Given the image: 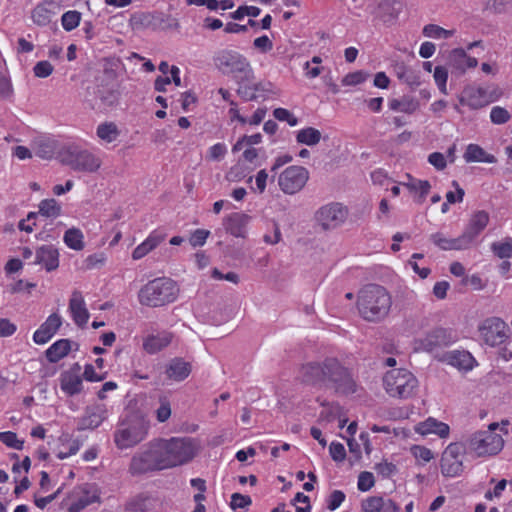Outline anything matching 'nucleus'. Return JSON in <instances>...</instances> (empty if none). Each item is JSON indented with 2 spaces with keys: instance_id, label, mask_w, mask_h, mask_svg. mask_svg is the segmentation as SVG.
<instances>
[{
  "instance_id": "a878e982",
  "label": "nucleus",
  "mask_w": 512,
  "mask_h": 512,
  "mask_svg": "<svg viewBox=\"0 0 512 512\" xmlns=\"http://www.w3.org/2000/svg\"><path fill=\"white\" fill-rule=\"evenodd\" d=\"M166 238V235L158 231H153L149 236L139 244L132 252L133 260H140L148 253L158 247Z\"/></svg>"
},
{
  "instance_id": "de8ad7c7",
  "label": "nucleus",
  "mask_w": 512,
  "mask_h": 512,
  "mask_svg": "<svg viewBox=\"0 0 512 512\" xmlns=\"http://www.w3.org/2000/svg\"><path fill=\"white\" fill-rule=\"evenodd\" d=\"M384 498L380 496L368 497L361 503L362 511L364 512H381L383 508Z\"/></svg>"
},
{
  "instance_id": "338daca9",
  "label": "nucleus",
  "mask_w": 512,
  "mask_h": 512,
  "mask_svg": "<svg viewBox=\"0 0 512 512\" xmlns=\"http://www.w3.org/2000/svg\"><path fill=\"white\" fill-rule=\"evenodd\" d=\"M330 455L334 461L341 462L346 457V452L343 444L332 442L329 447Z\"/></svg>"
},
{
  "instance_id": "bf43d9fd",
  "label": "nucleus",
  "mask_w": 512,
  "mask_h": 512,
  "mask_svg": "<svg viewBox=\"0 0 512 512\" xmlns=\"http://www.w3.org/2000/svg\"><path fill=\"white\" fill-rule=\"evenodd\" d=\"M252 503L250 496L240 493H234L231 496L230 506L233 510L238 508H247Z\"/></svg>"
},
{
  "instance_id": "f3484780",
  "label": "nucleus",
  "mask_w": 512,
  "mask_h": 512,
  "mask_svg": "<svg viewBox=\"0 0 512 512\" xmlns=\"http://www.w3.org/2000/svg\"><path fill=\"white\" fill-rule=\"evenodd\" d=\"M59 382L61 390L67 396L80 394L83 390V379L80 365L74 364L70 369L62 372Z\"/></svg>"
},
{
  "instance_id": "774afa93",
  "label": "nucleus",
  "mask_w": 512,
  "mask_h": 512,
  "mask_svg": "<svg viewBox=\"0 0 512 512\" xmlns=\"http://www.w3.org/2000/svg\"><path fill=\"white\" fill-rule=\"evenodd\" d=\"M17 330V327L7 318L0 319V337H9L13 335Z\"/></svg>"
},
{
  "instance_id": "69168bd1",
  "label": "nucleus",
  "mask_w": 512,
  "mask_h": 512,
  "mask_svg": "<svg viewBox=\"0 0 512 512\" xmlns=\"http://www.w3.org/2000/svg\"><path fill=\"white\" fill-rule=\"evenodd\" d=\"M282 234L279 225L274 222L272 224V233H266L263 236V241L268 245H275L281 241Z\"/></svg>"
},
{
  "instance_id": "8fccbe9b",
  "label": "nucleus",
  "mask_w": 512,
  "mask_h": 512,
  "mask_svg": "<svg viewBox=\"0 0 512 512\" xmlns=\"http://www.w3.org/2000/svg\"><path fill=\"white\" fill-rule=\"evenodd\" d=\"M13 95L14 89L10 77L0 74V99L9 101Z\"/></svg>"
},
{
  "instance_id": "e2e57ef3",
  "label": "nucleus",
  "mask_w": 512,
  "mask_h": 512,
  "mask_svg": "<svg viewBox=\"0 0 512 512\" xmlns=\"http://www.w3.org/2000/svg\"><path fill=\"white\" fill-rule=\"evenodd\" d=\"M210 235L208 230L197 229L191 235L189 242L193 247L203 246Z\"/></svg>"
},
{
  "instance_id": "0eeeda50",
  "label": "nucleus",
  "mask_w": 512,
  "mask_h": 512,
  "mask_svg": "<svg viewBox=\"0 0 512 512\" xmlns=\"http://www.w3.org/2000/svg\"><path fill=\"white\" fill-rule=\"evenodd\" d=\"M383 386L389 396L408 399L416 395L419 382L412 372L399 368L386 372Z\"/></svg>"
},
{
  "instance_id": "a18cd8bd",
  "label": "nucleus",
  "mask_w": 512,
  "mask_h": 512,
  "mask_svg": "<svg viewBox=\"0 0 512 512\" xmlns=\"http://www.w3.org/2000/svg\"><path fill=\"white\" fill-rule=\"evenodd\" d=\"M81 20V13L76 10L67 11L62 15L61 23L66 31L75 29Z\"/></svg>"
},
{
  "instance_id": "423d86ee",
  "label": "nucleus",
  "mask_w": 512,
  "mask_h": 512,
  "mask_svg": "<svg viewBox=\"0 0 512 512\" xmlns=\"http://www.w3.org/2000/svg\"><path fill=\"white\" fill-rule=\"evenodd\" d=\"M169 469L191 462L200 452V441L192 437L163 438Z\"/></svg>"
},
{
  "instance_id": "a19ab883",
  "label": "nucleus",
  "mask_w": 512,
  "mask_h": 512,
  "mask_svg": "<svg viewBox=\"0 0 512 512\" xmlns=\"http://www.w3.org/2000/svg\"><path fill=\"white\" fill-rule=\"evenodd\" d=\"M323 409L319 414V423H328L342 416V407L337 403L322 404Z\"/></svg>"
},
{
  "instance_id": "58836bf2",
  "label": "nucleus",
  "mask_w": 512,
  "mask_h": 512,
  "mask_svg": "<svg viewBox=\"0 0 512 512\" xmlns=\"http://www.w3.org/2000/svg\"><path fill=\"white\" fill-rule=\"evenodd\" d=\"M409 181L403 182L404 185L410 192L419 193V202H423L428 195L431 185L427 180H417L407 175Z\"/></svg>"
},
{
  "instance_id": "7c9ffc66",
  "label": "nucleus",
  "mask_w": 512,
  "mask_h": 512,
  "mask_svg": "<svg viewBox=\"0 0 512 512\" xmlns=\"http://www.w3.org/2000/svg\"><path fill=\"white\" fill-rule=\"evenodd\" d=\"M121 134L117 124L112 121L100 123L96 128V136L103 144H111L118 140Z\"/></svg>"
},
{
  "instance_id": "6ab92c4d",
  "label": "nucleus",
  "mask_w": 512,
  "mask_h": 512,
  "mask_svg": "<svg viewBox=\"0 0 512 512\" xmlns=\"http://www.w3.org/2000/svg\"><path fill=\"white\" fill-rule=\"evenodd\" d=\"M108 410L104 404H95L85 409L78 424L79 430L95 429L107 418Z\"/></svg>"
},
{
  "instance_id": "37998d69",
  "label": "nucleus",
  "mask_w": 512,
  "mask_h": 512,
  "mask_svg": "<svg viewBox=\"0 0 512 512\" xmlns=\"http://www.w3.org/2000/svg\"><path fill=\"white\" fill-rule=\"evenodd\" d=\"M172 414L171 403L166 396H160L158 399V407L155 410V416L158 422H166Z\"/></svg>"
},
{
  "instance_id": "c756f323",
  "label": "nucleus",
  "mask_w": 512,
  "mask_h": 512,
  "mask_svg": "<svg viewBox=\"0 0 512 512\" xmlns=\"http://www.w3.org/2000/svg\"><path fill=\"white\" fill-rule=\"evenodd\" d=\"M449 62L457 70L464 72L467 68H474L478 65V61L474 57L466 54L464 49L457 48L450 52Z\"/></svg>"
},
{
  "instance_id": "4d7b16f0",
  "label": "nucleus",
  "mask_w": 512,
  "mask_h": 512,
  "mask_svg": "<svg viewBox=\"0 0 512 512\" xmlns=\"http://www.w3.org/2000/svg\"><path fill=\"white\" fill-rule=\"evenodd\" d=\"M106 262V256L104 253H94L89 255L84 261V267L86 269H95L102 267Z\"/></svg>"
},
{
  "instance_id": "13d9d810",
  "label": "nucleus",
  "mask_w": 512,
  "mask_h": 512,
  "mask_svg": "<svg viewBox=\"0 0 512 512\" xmlns=\"http://www.w3.org/2000/svg\"><path fill=\"white\" fill-rule=\"evenodd\" d=\"M368 77V74L362 71H355L348 73L343 79L342 84L345 86H354L364 82Z\"/></svg>"
},
{
  "instance_id": "b1692460",
  "label": "nucleus",
  "mask_w": 512,
  "mask_h": 512,
  "mask_svg": "<svg viewBox=\"0 0 512 512\" xmlns=\"http://www.w3.org/2000/svg\"><path fill=\"white\" fill-rule=\"evenodd\" d=\"M443 360L449 365L464 371H470L476 365L472 354L465 350H453L444 354Z\"/></svg>"
},
{
  "instance_id": "680f3d73",
  "label": "nucleus",
  "mask_w": 512,
  "mask_h": 512,
  "mask_svg": "<svg viewBox=\"0 0 512 512\" xmlns=\"http://www.w3.org/2000/svg\"><path fill=\"white\" fill-rule=\"evenodd\" d=\"M435 423H436V419L429 417L425 421L418 423L414 429L418 434H420L422 436L432 434V433L434 434Z\"/></svg>"
},
{
  "instance_id": "49530a36",
  "label": "nucleus",
  "mask_w": 512,
  "mask_h": 512,
  "mask_svg": "<svg viewBox=\"0 0 512 512\" xmlns=\"http://www.w3.org/2000/svg\"><path fill=\"white\" fill-rule=\"evenodd\" d=\"M434 81L440 90V92L444 95L448 94L447 90V79H448V71L443 66H436L433 72Z\"/></svg>"
},
{
  "instance_id": "0e129e2a",
  "label": "nucleus",
  "mask_w": 512,
  "mask_h": 512,
  "mask_svg": "<svg viewBox=\"0 0 512 512\" xmlns=\"http://www.w3.org/2000/svg\"><path fill=\"white\" fill-rule=\"evenodd\" d=\"M227 148L223 143H217L209 148L207 157L212 161H219L224 158Z\"/></svg>"
},
{
  "instance_id": "bb28decb",
  "label": "nucleus",
  "mask_w": 512,
  "mask_h": 512,
  "mask_svg": "<svg viewBox=\"0 0 512 512\" xmlns=\"http://www.w3.org/2000/svg\"><path fill=\"white\" fill-rule=\"evenodd\" d=\"M430 240L442 250H464L468 249L465 236L448 238L443 233L437 232L430 236Z\"/></svg>"
},
{
  "instance_id": "f8f14e48",
  "label": "nucleus",
  "mask_w": 512,
  "mask_h": 512,
  "mask_svg": "<svg viewBox=\"0 0 512 512\" xmlns=\"http://www.w3.org/2000/svg\"><path fill=\"white\" fill-rule=\"evenodd\" d=\"M349 214L348 208L339 202H331L320 207L315 219L323 230H332L345 223Z\"/></svg>"
},
{
  "instance_id": "412c9836",
  "label": "nucleus",
  "mask_w": 512,
  "mask_h": 512,
  "mask_svg": "<svg viewBox=\"0 0 512 512\" xmlns=\"http://www.w3.org/2000/svg\"><path fill=\"white\" fill-rule=\"evenodd\" d=\"M62 325V318L57 313L51 314L44 323L34 332L33 340L36 344L47 343Z\"/></svg>"
},
{
  "instance_id": "f03ea898",
  "label": "nucleus",
  "mask_w": 512,
  "mask_h": 512,
  "mask_svg": "<svg viewBox=\"0 0 512 512\" xmlns=\"http://www.w3.org/2000/svg\"><path fill=\"white\" fill-rule=\"evenodd\" d=\"M392 305L388 291L376 284L362 288L358 293L357 309L360 316L369 322H379L387 317Z\"/></svg>"
},
{
  "instance_id": "6e6d98bb",
  "label": "nucleus",
  "mask_w": 512,
  "mask_h": 512,
  "mask_svg": "<svg viewBox=\"0 0 512 512\" xmlns=\"http://www.w3.org/2000/svg\"><path fill=\"white\" fill-rule=\"evenodd\" d=\"M375 480L371 472H361L358 476V489L362 492L370 490L374 486Z\"/></svg>"
},
{
  "instance_id": "72a5a7b5",
  "label": "nucleus",
  "mask_w": 512,
  "mask_h": 512,
  "mask_svg": "<svg viewBox=\"0 0 512 512\" xmlns=\"http://www.w3.org/2000/svg\"><path fill=\"white\" fill-rule=\"evenodd\" d=\"M71 350V341L69 339H60L53 343L47 350H46V358L51 363H56L65 356L68 355V353Z\"/></svg>"
},
{
  "instance_id": "4c0bfd02",
  "label": "nucleus",
  "mask_w": 512,
  "mask_h": 512,
  "mask_svg": "<svg viewBox=\"0 0 512 512\" xmlns=\"http://www.w3.org/2000/svg\"><path fill=\"white\" fill-rule=\"evenodd\" d=\"M63 240L73 250L80 251L84 248V235L78 228L68 229L64 234Z\"/></svg>"
},
{
  "instance_id": "e433bc0d",
  "label": "nucleus",
  "mask_w": 512,
  "mask_h": 512,
  "mask_svg": "<svg viewBox=\"0 0 512 512\" xmlns=\"http://www.w3.org/2000/svg\"><path fill=\"white\" fill-rule=\"evenodd\" d=\"M321 140V132L314 127H307L297 132L296 141L299 144L315 146Z\"/></svg>"
},
{
  "instance_id": "aec40b11",
  "label": "nucleus",
  "mask_w": 512,
  "mask_h": 512,
  "mask_svg": "<svg viewBox=\"0 0 512 512\" xmlns=\"http://www.w3.org/2000/svg\"><path fill=\"white\" fill-rule=\"evenodd\" d=\"M68 309L77 326L84 327L87 324L90 314L80 291L74 290L72 292Z\"/></svg>"
},
{
  "instance_id": "79ce46f5",
  "label": "nucleus",
  "mask_w": 512,
  "mask_h": 512,
  "mask_svg": "<svg viewBox=\"0 0 512 512\" xmlns=\"http://www.w3.org/2000/svg\"><path fill=\"white\" fill-rule=\"evenodd\" d=\"M38 213L46 218H56L61 213V206L55 199H45L39 203Z\"/></svg>"
},
{
  "instance_id": "9d476101",
  "label": "nucleus",
  "mask_w": 512,
  "mask_h": 512,
  "mask_svg": "<svg viewBox=\"0 0 512 512\" xmlns=\"http://www.w3.org/2000/svg\"><path fill=\"white\" fill-rule=\"evenodd\" d=\"M480 338L485 344L495 347L503 344L509 338V327L499 317H488L478 325Z\"/></svg>"
},
{
  "instance_id": "2eb2a0df",
  "label": "nucleus",
  "mask_w": 512,
  "mask_h": 512,
  "mask_svg": "<svg viewBox=\"0 0 512 512\" xmlns=\"http://www.w3.org/2000/svg\"><path fill=\"white\" fill-rule=\"evenodd\" d=\"M253 70L251 74L241 76L237 81V94L245 101H254L258 99H266L272 92V84L269 82H254Z\"/></svg>"
},
{
  "instance_id": "1a4fd4ad",
  "label": "nucleus",
  "mask_w": 512,
  "mask_h": 512,
  "mask_svg": "<svg viewBox=\"0 0 512 512\" xmlns=\"http://www.w3.org/2000/svg\"><path fill=\"white\" fill-rule=\"evenodd\" d=\"M215 66L224 74H233L241 78L251 74V65L248 60L234 50L223 49L214 56Z\"/></svg>"
},
{
  "instance_id": "6e6552de",
  "label": "nucleus",
  "mask_w": 512,
  "mask_h": 512,
  "mask_svg": "<svg viewBox=\"0 0 512 512\" xmlns=\"http://www.w3.org/2000/svg\"><path fill=\"white\" fill-rule=\"evenodd\" d=\"M62 162L76 172L96 173L102 166L101 157L91 150L70 146L63 155Z\"/></svg>"
},
{
  "instance_id": "603ef678",
  "label": "nucleus",
  "mask_w": 512,
  "mask_h": 512,
  "mask_svg": "<svg viewBox=\"0 0 512 512\" xmlns=\"http://www.w3.org/2000/svg\"><path fill=\"white\" fill-rule=\"evenodd\" d=\"M492 249L499 258L512 257V239H507L504 242L493 243Z\"/></svg>"
},
{
  "instance_id": "a211bd4d",
  "label": "nucleus",
  "mask_w": 512,
  "mask_h": 512,
  "mask_svg": "<svg viewBox=\"0 0 512 512\" xmlns=\"http://www.w3.org/2000/svg\"><path fill=\"white\" fill-rule=\"evenodd\" d=\"M455 342V337L451 331L444 328H437L426 334L423 338L419 339V348L428 352L436 348L448 346Z\"/></svg>"
},
{
  "instance_id": "4be33fe9",
  "label": "nucleus",
  "mask_w": 512,
  "mask_h": 512,
  "mask_svg": "<svg viewBox=\"0 0 512 512\" xmlns=\"http://www.w3.org/2000/svg\"><path fill=\"white\" fill-rule=\"evenodd\" d=\"M250 220L251 217L249 215L235 212L224 219V226L226 231L234 237L245 238Z\"/></svg>"
},
{
  "instance_id": "39448f33",
  "label": "nucleus",
  "mask_w": 512,
  "mask_h": 512,
  "mask_svg": "<svg viewBox=\"0 0 512 512\" xmlns=\"http://www.w3.org/2000/svg\"><path fill=\"white\" fill-rule=\"evenodd\" d=\"M150 430V421L136 415L123 420L114 432V443L118 449L133 448L144 441Z\"/></svg>"
},
{
  "instance_id": "cd10ccee",
  "label": "nucleus",
  "mask_w": 512,
  "mask_h": 512,
  "mask_svg": "<svg viewBox=\"0 0 512 512\" xmlns=\"http://www.w3.org/2000/svg\"><path fill=\"white\" fill-rule=\"evenodd\" d=\"M172 338V333L167 331L157 335H150L144 340L143 348L147 353L155 354L170 345Z\"/></svg>"
},
{
  "instance_id": "c03bdc74",
  "label": "nucleus",
  "mask_w": 512,
  "mask_h": 512,
  "mask_svg": "<svg viewBox=\"0 0 512 512\" xmlns=\"http://www.w3.org/2000/svg\"><path fill=\"white\" fill-rule=\"evenodd\" d=\"M423 34L429 38L447 39L453 36L454 30H446L435 24H428L423 28Z\"/></svg>"
},
{
  "instance_id": "2f4dec72",
  "label": "nucleus",
  "mask_w": 512,
  "mask_h": 512,
  "mask_svg": "<svg viewBox=\"0 0 512 512\" xmlns=\"http://www.w3.org/2000/svg\"><path fill=\"white\" fill-rule=\"evenodd\" d=\"M191 366L182 359L175 358L170 361L166 368V375L173 381H182L189 376Z\"/></svg>"
},
{
  "instance_id": "7ed1b4c3",
  "label": "nucleus",
  "mask_w": 512,
  "mask_h": 512,
  "mask_svg": "<svg viewBox=\"0 0 512 512\" xmlns=\"http://www.w3.org/2000/svg\"><path fill=\"white\" fill-rule=\"evenodd\" d=\"M169 469L163 438H155L136 452L130 461L129 472L141 475Z\"/></svg>"
},
{
  "instance_id": "5fc2aeb1",
  "label": "nucleus",
  "mask_w": 512,
  "mask_h": 512,
  "mask_svg": "<svg viewBox=\"0 0 512 512\" xmlns=\"http://www.w3.org/2000/svg\"><path fill=\"white\" fill-rule=\"evenodd\" d=\"M410 450H411L412 455L418 461H422L423 463L429 462L434 457L432 451L424 446L414 445L411 447Z\"/></svg>"
},
{
  "instance_id": "ddd939ff",
  "label": "nucleus",
  "mask_w": 512,
  "mask_h": 512,
  "mask_svg": "<svg viewBox=\"0 0 512 512\" xmlns=\"http://www.w3.org/2000/svg\"><path fill=\"white\" fill-rule=\"evenodd\" d=\"M309 179V172L302 166H289L278 177L280 189L285 194H295L303 189Z\"/></svg>"
},
{
  "instance_id": "f704fd0d",
  "label": "nucleus",
  "mask_w": 512,
  "mask_h": 512,
  "mask_svg": "<svg viewBox=\"0 0 512 512\" xmlns=\"http://www.w3.org/2000/svg\"><path fill=\"white\" fill-rule=\"evenodd\" d=\"M464 159L466 162H485L494 163L495 157L491 154L486 153L479 145L470 144L467 146L464 153Z\"/></svg>"
},
{
  "instance_id": "20e7f679",
  "label": "nucleus",
  "mask_w": 512,
  "mask_h": 512,
  "mask_svg": "<svg viewBox=\"0 0 512 512\" xmlns=\"http://www.w3.org/2000/svg\"><path fill=\"white\" fill-rule=\"evenodd\" d=\"M179 295L177 283L167 277L149 281L138 292L140 304L148 307H162L174 302Z\"/></svg>"
},
{
  "instance_id": "5701e85b",
  "label": "nucleus",
  "mask_w": 512,
  "mask_h": 512,
  "mask_svg": "<svg viewBox=\"0 0 512 512\" xmlns=\"http://www.w3.org/2000/svg\"><path fill=\"white\" fill-rule=\"evenodd\" d=\"M489 222V215L485 211L475 212L462 236H465L467 245L470 247L476 237L485 229Z\"/></svg>"
},
{
  "instance_id": "dca6fc26",
  "label": "nucleus",
  "mask_w": 512,
  "mask_h": 512,
  "mask_svg": "<svg viewBox=\"0 0 512 512\" xmlns=\"http://www.w3.org/2000/svg\"><path fill=\"white\" fill-rule=\"evenodd\" d=\"M464 447L460 443H450L441 458V472L446 477L458 476L463 471L462 455Z\"/></svg>"
},
{
  "instance_id": "c9c22d12",
  "label": "nucleus",
  "mask_w": 512,
  "mask_h": 512,
  "mask_svg": "<svg viewBox=\"0 0 512 512\" xmlns=\"http://www.w3.org/2000/svg\"><path fill=\"white\" fill-rule=\"evenodd\" d=\"M57 148V141L51 138H41L35 142V154L43 159L52 158Z\"/></svg>"
},
{
  "instance_id": "ea45409f",
  "label": "nucleus",
  "mask_w": 512,
  "mask_h": 512,
  "mask_svg": "<svg viewBox=\"0 0 512 512\" xmlns=\"http://www.w3.org/2000/svg\"><path fill=\"white\" fill-rule=\"evenodd\" d=\"M54 15L55 12L49 9L46 4H41L33 9L32 20L39 26H46L51 22Z\"/></svg>"
},
{
  "instance_id": "393cba45",
  "label": "nucleus",
  "mask_w": 512,
  "mask_h": 512,
  "mask_svg": "<svg viewBox=\"0 0 512 512\" xmlns=\"http://www.w3.org/2000/svg\"><path fill=\"white\" fill-rule=\"evenodd\" d=\"M35 263L45 267L47 271H53L59 266L58 250L52 245H43L36 251Z\"/></svg>"
},
{
  "instance_id": "864d4df0",
  "label": "nucleus",
  "mask_w": 512,
  "mask_h": 512,
  "mask_svg": "<svg viewBox=\"0 0 512 512\" xmlns=\"http://www.w3.org/2000/svg\"><path fill=\"white\" fill-rule=\"evenodd\" d=\"M54 71L53 65L49 61H39L33 67L34 75L38 78H46Z\"/></svg>"
},
{
  "instance_id": "052dcab7",
  "label": "nucleus",
  "mask_w": 512,
  "mask_h": 512,
  "mask_svg": "<svg viewBox=\"0 0 512 512\" xmlns=\"http://www.w3.org/2000/svg\"><path fill=\"white\" fill-rule=\"evenodd\" d=\"M274 117L279 121H287L290 126H296L298 119L285 108H276L273 111Z\"/></svg>"
},
{
  "instance_id": "09e8293b",
  "label": "nucleus",
  "mask_w": 512,
  "mask_h": 512,
  "mask_svg": "<svg viewBox=\"0 0 512 512\" xmlns=\"http://www.w3.org/2000/svg\"><path fill=\"white\" fill-rule=\"evenodd\" d=\"M0 441L6 446L16 450H22L24 446V441L19 440L16 433L11 431L0 432Z\"/></svg>"
},
{
  "instance_id": "9b49d317",
  "label": "nucleus",
  "mask_w": 512,
  "mask_h": 512,
  "mask_svg": "<svg viewBox=\"0 0 512 512\" xmlns=\"http://www.w3.org/2000/svg\"><path fill=\"white\" fill-rule=\"evenodd\" d=\"M502 94V90L496 85H489L487 87L470 86L464 89L460 103L472 109H479L497 101Z\"/></svg>"
},
{
  "instance_id": "4468645a",
  "label": "nucleus",
  "mask_w": 512,
  "mask_h": 512,
  "mask_svg": "<svg viewBox=\"0 0 512 512\" xmlns=\"http://www.w3.org/2000/svg\"><path fill=\"white\" fill-rule=\"evenodd\" d=\"M504 441L498 434L491 431H479L469 440L470 448L478 455H495L503 448Z\"/></svg>"
},
{
  "instance_id": "3c124183",
  "label": "nucleus",
  "mask_w": 512,
  "mask_h": 512,
  "mask_svg": "<svg viewBox=\"0 0 512 512\" xmlns=\"http://www.w3.org/2000/svg\"><path fill=\"white\" fill-rule=\"evenodd\" d=\"M511 118L509 111L501 106H495L491 109V122L497 125L508 122Z\"/></svg>"
},
{
  "instance_id": "f257e3e1",
  "label": "nucleus",
  "mask_w": 512,
  "mask_h": 512,
  "mask_svg": "<svg viewBox=\"0 0 512 512\" xmlns=\"http://www.w3.org/2000/svg\"><path fill=\"white\" fill-rule=\"evenodd\" d=\"M300 377L303 382L323 386L338 395H349L357 391V383L350 370L336 358L302 365Z\"/></svg>"
},
{
  "instance_id": "c85d7f7f",
  "label": "nucleus",
  "mask_w": 512,
  "mask_h": 512,
  "mask_svg": "<svg viewBox=\"0 0 512 512\" xmlns=\"http://www.w3.org/2000/svg\"><path fill=\"white\" fill-rule=\"evenodd\" d=\"M388 106L392 111L411 115L419 109L420 102L412 96L404 95L400 98L390 99Z\"/></svg>"
},
{
  "instance_id": "473e14b6",
  "label": "nucleus",
  "mask_w": 512,
  "mask_h": 512,
  "mask_svg": "<svg viewBox=\"0 0 512 512\" xmlns=\"http://www.w3.org/2000/svg\"><path fill=\"white\" fill-rule=\"evenodd\" d=\"M77 499L74 501L82 510L87 506L99 502L100 494L95 485L85 484L79 488Z\"/></svg>"
}]
</instances>
